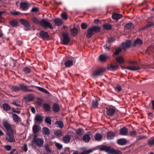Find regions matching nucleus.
Wrapping results in <instances>:
<instances>
[{
	"instance_id": "f257e3e1",
	"label": "nucleus",
	"mask_w": 154,
	"mask_h": 154,
	"mask_svg": "<svg viewBox=\"0 0 154 154\" xmlns=\"http://www.w3.org/2000/svg\"><path fill=\"white\" fill-rule=\"evenodd\" d=\"M100 28L98 26H94L89 28L87 31L86 36L87 38H91L94 33H97L100 30Z\"/></svg>"
},
{
	"instance_id": "f03ea898",
	"label": "nucleus",
	"mask_w": 154,
	"mask_h": 154,
	"mask_svg": "<svg viewBox=\"0 0 154 154\" xmlns=\"http://www.w3.org/2000/svg\"><path fill=\"white\" fill-rule=\"evenodd\" d=\"M106 69L104 67H100L95 70L92 73V75L94 77H97L103 75Z\"/></svg>"
},
{
	"instance_id": "7ed1b4c3",
	"label": "nucleus",
	"mask_w": 154,
	"mask_h": 154,
	"mask_svg": "<svg viewBox=\"0 0 154 154\" xmlns=\"http://www.w3.org/2000/svg\"><path fill=\"white\" fill-rule=\"evenodd\" d=\"M33 142L39 147H41L43 146L44 141L42 138H38L37 135H35L33 138Z\"/></svg>"
},
{
	"instance_id": "20e7f679",
	"label": "nucleus",
	"mask_w": 154,
	"mask_h": 154,
	"mask_svg": "<svg viewBox=\"0 0 154 154\" xmlns=\"http://www.w3.org/2000/svg\"><path fill=\"white\" fill-rule=\"evenodd\" d=\"M40 25L45 28H48L51 29H53L51 23L45 20H42L40 21Z\"/></svg>"
},
{
	"instance_id": "39448f33",
	"label": "nucleus",
	"mask_w": 154,
	"mask_h": 154,
	"mask_svg": "<svg viewBox=\"0 0 154 154\" xmlns=\"http://www.w3.org/2000/svg\"><path fill=\"white\" fill-rule=\"evenodd\" d=\"M63 38L62 40V43L64 45H66L70 41V39L69 35L67 32H63L62 34Z\"/></svg>"
},
{
	"instance_id": "423d86ee",
	"label": "nucleus",
	"mask_w": 154,
	"mask_h": 154,
	"mask_svg": "<svg viewBox=\"0 0 154 154\" xmlns=\"http://www.w3.org/2000/svg\"><path fill=\"white\" fill-rule=\"evenodd\" d=\"M5 137L6 140L10 142H13L15 141L13 134L8 132L5 134Z\"/></svg>"
},
{
	"instance_id": "0eeeda50",
	"label": "nucleus",
	"mask_w": 154,
	"mask_h": 154,
	"mask_svg": "<svg viewBox=\"0 0 154 154\" xmlns=\"http://www.w3.org/2000/svg\"><path fill=\"white\" fill-rule=\"evenodd\" d=\"M110 146H108L106 145H104L101 146L99 148V149L100 151H104L106 152H109L111 154V151L112 149Z\"/></svg>"
},
{
	"instance_id": "6e6552de",
	"label": "nucleus",
	"mask_w": 154,
	"mask_h": 154,
	"mask_svg": "<svg viewBox=\"0 0 154 154\" xmlns=\"http://www.w3.org/2000/svg\"><path fill=\"white\" fill-rule=\"evenodd\" d=\"M110 146H108L106 145H104L101 146L99 148V149L100 151H104L106 152H109L111 154V151L112 149Z\"/></svg>"
},
{
	"instance_id": "1a4fd4ad",
	"label": "nucleus",
	"mask_w": 154,
	"mask_h": 154,
	"mask_svg": "<svg viewBox=\"0 0 154 154\" xmlns=\"http://www.w3.org/2000/svg\"><path fill=\"white\" fill-rule=\"evenodd\" d=\"M128 129L126 127H124L121 128L120 130L119 134L122 135H127Z\"/></svg>"
},
{
	"instance_id": "9d476101",
	"label": "nucleus",
	"mask_w": 154,
	"mask_h": 154,
	"mask_svg": "<svg viewBox=\"0 0 154 154\" xmlns=\"http://www.w3.org/2000/svg\"><path fill=\"white\" fill-rule=\"evenodd\" d=\"M131 45V41L127 40L125 42H123L122 43L123 48L125 49L128 48L130 47Z\"/></svg>"
},
{
	"instance_id": "9b49d317",
	"label": "nucleus",
	"mask_w": 154,
	"mask_h": 154,
	"mask_svg": "<svg viewBox=\"0 0 154 154\" xmlns=\"http://www.w3.org/2000/svg\"><path fill=\"white\" fill-rule=\"evenodd\" d=\"M106 113L109 116H112L115 112V110L113 108H106Z\"/></svg>"
},
{
	"instance_id": "f8f14e48",
	"label": "nucleus",
	"mask_w": 154,
	"mask_h": 154,
	"mask_svg": "<svg viewBox=\"0 0 154 154\" xmlns=\"http://www.w3.org/2000/svg\"><path fill=\"white\" fill-rule=\"evenodd\" d=\"M116 134L114 132L112 131L108 132L107 133V138L108 140H111L115 136Z\"/></svg>"
},
{
	"instance_id": "ddd939ff",
	"label": "nucleus",
	"mask_w": 154,
	"mask_h": 154,
	"mask_svg": "<svg viewBox=\"0 0 154 154\" xmlns=\"http://www.w3.org/2000/svg\"><path fill=\"white\" fill-rule=\"evenodd\" d=\"M41 129V128L36 124H34L32 128L33 132L35 134L38 132Z\"/></svg>"
},
{
	"instance_id": "4468645a",
	"label": "nucleus",
	"mask_w": 154,
	"mask_h": 154,
	"mask_svg": "<svg viewBox=\"0 0 154 154\" xmlns=\"http://www.w3.org/2000/svg\"><path fill=\"white\" fill-rule=\"evenodd\" d=\"M71 137L69 135H66L63 137L62 140L63 142L65 143H67L70 142Z\"/></svg>"
},
{
	"instance_id": "2eb2a0df",
	"label": "nucleus",
	"mask_w": 154,
	"mask_h": 154,
	"mask_svg": "<svg viewBox=\"0 0 154 154\" xmlns=\"http://www.w3.org/2000/svg\"><path fill=\"white\" fill-rule=\"evenodd\" d=\"M20 21L21 24L25 27H29L30 26L29 23L27 20L24 19H21L20 20Z\"/></svg>"
},
{
	"instance_id": "dca6fc26",
	"label": "nucleus",
	"mask_w": 154,
	"mask_h": 154,
	"mask_svg": "<svg viewBox=\"0 0 154 154\" xmlns=\"http://www.w3.org/2000/svg\"><path fill=\"white\" fill-rule=\"evenodd\" d=\"M35 122H38L39 123H41L43 120V116L39 115L37 114L35 116Z\"/></svg>"
},
{
	"instance_id": "f3484780",
	"label": "nucleus",
	"mask_w": 154,
	"mask_h": 154,
	"mask_svg": "<svg viewBox=\"0 0 154 154\" xmlns=\"http://www.w3.org/2000/svg\"><path fill=\"white\" fill-rule=\"evenodd\" d=\"M20 7L23 10L26 11L28 9V3L25 2H22L20 3Z\"/></svg>"
},
{
	"instance_id": "a211bd4d",
	"label": "nucleus",
	"mask_w": 154,
	"mask_h": 154,
	"mask_svg": "<svg viewBox=\"0 0 154 154\" xmlns=\"http://www.w3.org/2000/svg\"><path fill=\"white\" fill-rule=\"evenodd\" d=\"M117 143L119 145H123L126 144L127 141L125 138H121L118 140Z\"/></svg>"
},
{
	"instance_id": "6ab92c4d",
	"label": "nucleus",
	"mask_w": 154,
	"mask_h": 154,
	"mask_svg": "<svg viewBox=\"0 0 154 154\" xmlns=\"http://www.w3.org/2000/svg\"><path fill=\"white\" fill-rule=\"evenodd\" d=\"M122 14L119 13H114L112 15L113 19L117 20L121 19L122 17Z\"/></svg>"
},
{
	"instance_id": "aec40b11",
	"label": "nucleus",
	"mask_w": 154,
	"mask_h": 154,
	"mask_svg": "<svg viewBox=\"0 0 154 154\" xmlns=\"http://www.w3.org/2000/svg\"><path fill=\"white\" fill-rule=\"evenodd\" d=\"M54 21L55 25L57 26H60L63 23V21L59 18L54 19Z\"/></svg>"
},
{
	"instance_id": "412c9836",
	"label": "nucleus",
	"mask_w": 154,
	"mask_h": 154,
	"mask_svg": "<svg viewBox=\"0 0 154 154\" xmlns=\"http://www.w3.org/2000/svg\"><path fill=\"white\" fill-rule=\"evenodd\" d=\"M108 58V56L105 54H102L100 56L99 59L101 62L105 61Z\"/></svg>"
},
{
	"instance_id": "4be33fe9",
	"label": "nucleus",
	"mask_w": 154,
	"mask_h": 154,
	"mask_svg": "<svg viewBox=\"0 0 154 154\" xmlns=\"http://www.w3.org/2000/svg\"><path fill=\"white\" fill-rule=\"evenodd\" d=\"M125 68L128 70L132 71H136L140 69V67L134 66H129L125 67Z\"/></svg>"
},
{
	"instance_id": "5701e85b",
	"label": "nucleus",
	"mask_w": 154,
	"mask_h": 154,
	"mask_svg": "<svg viewBox=\"0 0 154 154\" xmlns=\"http://www.w3.org/2000/svg\"><path fill=\"white\" fill-rule=\"evenodd\" d=\"M119 66V65L116 64L115 65H110L107 66L108 69L109 70H115Z\"/></svg>"
},
{
	"instance_id": "b1692460",
	"label": "nucleus",
	"mask_w": 154,
	"mask_h": 154,
	"mask_svg": "<svg viewBox=\"0 0 154 154\" xmlns=\"http://www.w3.org/2000/svg\"><path fill=\"white\" fill-rule=\"evenodd\" d=\"M41 37L43 38H47L49 37V35L47 32L44 31H42L40 33Z\"/></svg>"
},
{
	"instance_id": "393cba45",
	"label": "nucleus",
	"mask_w": 154,
	"mask_h": 154,
	"mask_svg": "<svg viewBox=\"0 0 154 154\" xmlns=\"http://www.w3.org/2000/svg\"><path fill=\"white\" fill-rule=\"evenodd\" d=\"M42 131L43 134L45 135H49L50 134V131L48 128L44 127L42 128Z\"/></svg>"
},
{
	"instance_id": "a878e982",
	"label": "nucleus",
	"mask_w": 154,
	"mask_h": 154,
	"mask_svg": "<svg viewBox=\"0 0 154 154\" xmlns=\"http://www.w3.org/2000/svg\"><path fill=\"white\" fill-rule=\"evenodd\" d=\"M102 136L101 134L96 133L95 134L94 139L96 141H100L102 140Z\"/></svg>"
},
{
	"instance_id": "bb28decb",
	"label": "nucleus",
	"mask_w": 154,
	"mask_h": 154,
	"mask_svg": "<svg viewBox=\"0 0 154 154\" xmlns=\"http://www.w3.org/2000/svg\"><path fill=\"white\" fill-rule=\"evenodd\" d=\"M78 30L75 28H73L71 30L70 32L71 35L73 36H75L78 33Z\"/></svg>"
},
{
	"instance_id": "cd10ccee",
	"label": "nucleus",
	"mask_w": 154,
	"mask_h": 154,
	"mask_svg": "<svg viewBox=\"0 0 154 154\" xmlns=\"http://www.w3.org/2000/svg\"><path fill=\"white\" fill-rule=\"evenodd\" d=\"M134 25L133 23H129L125 25V28L126 29H130L134 28Z\"/></svg>"
},
{
	"instance_id": "c85d7f7f",
	"label": "nucleus",
	"mask_w": 154,
	"mask_h": 154,
	"mask_svg": "<svg viewBox=\"0 0 154 154\" xmlns=\"http://www.w3.org/2000/svg\"><path fill=\"white\" fill-rule=\"evenodd\" d=\"M55 124L56 125L57 127H58L62 128L63 127V122L61 121H56L55 123Z\"/></svg>"
},
{
	"instance_id": "c756f323",
	"label": "nucleus",
	"mask_w": 154,
	"mask_h": 154,
	"mask_svg": "<svg viewBox=\"0 0 154 154\" xmlns=\"http://www.w3.org/2000/svg\"><path fill=\"white\" fill-rule=\"evenodd\" d=\"M53 111L55 112H57L60 110V107L59 105L56 103L53 105Z\"/></svg>"
},
{
	"instance_id": "7c9ffc66",
	"label": "nucleus",
	"mask_w": 154,
	"mask_h": 154,
	"mask_svg": "<svg viewBox=\"0 0 154 154\" xmlns=\"http://www.w3.org/2000/svg\"><path fill=\"white\" fill-rule=\"evenodd\" d=\"M12 116L14 121L17 122L20 121V119L16 114H13L12 115Z\"/></svg>"
},
{
	"instance_id": "2f4dec72",
	"label": "nucleus",
	"mask_w": 154,
	"mask_h": 154,
	"mask_svg": "<svg viewBox=\"0 0 154 154\" xmlns=\"http://www.w3.org/2000/svg\"><path fill=\"white\" fill-rule=\"evenodd\" d=\"M89 135L88 134H85L83 137V140L86 143L88 142L90 140Z\"/></svg>"
},
{
	"instance_id": "473e14b6",
	"label": "nucleus",
	"mask_w": 154,
	"mask_h": 154,
	"mask_svg": "<svg viewBox=\"0 0 154 154\" xmlns=\"http://www.w3.org/2000/svg\"><path fill=\"white\" fill-rule=\"evenodd\" d=\"M98 103V101L97 99H96L93 100L92 103V106L94 108L97 107Z\"/></svg>"
},
{
	"instance_id": "72a5a7b5",
	"label": "nucleus",
	"mask_w": 154,
	"mask_h": 154,
	"mask_svg": "<svg viewBox=\"0 0 154 154\" xmlns=\"http://www.w3.org/2000/svg\"><path fill=\"white\" fill-rule=\"evenodd\" d=\"M143 43V41L139 38H137L136 40L133 44V45L135 46L136 45H141Z\"/></svg>"
},
{
	"instance_id": "f704fd0d",
	"label": "nucleus",
	"mask_w": 154,
	"mask_h": 154,
	"mask_svg": "<svg viewBox=\"0 0 154 154\" xmlns=\"http://www.w3.org/2000/svg\"><path fill=\"white\" fill-rule=\"evenodd\" d=\"M116 61L117 62L119 63H123L124 62L123 58L121 56H120L116 58Z\"/></svg>"
},
{
	"instance_id": "c9c22d12",
	"label": "nucleus",
	"mask_w": 154,
	"mask_h": 154,
	"mask_svg": "<svg viewBox=\"0 0 154 154\" xmlns=\"http://www.w3.org/2000/svg\"><path fill=\"white\" fill-rule=\"evenodd\" d=\"M20 88V91L22 90L26 92L27 87L24 84H20L19 85Z\"/></svg>"
},
{
	"instance_id": "e433bc0d",
	"label": "nucleus",
	"mask_w": 154,
	"mask_h": 154,
	"mask_svg": "<svg viewBox=\"0 0 154 154\" xmlns=\"http://www.w3.org/2000/svg\"><path fill=\"white\" fill-rule=\"evenodd\" d=\"M4 125L5 128L8 130H9L11 128V126L9 124L7 121H5L3 123Z\"/></svg>"
},
{
	"instance_id": "4c0bfd02",
	"label": "nucleus",
	"mask_w": 154,
	"mask_h": 154,
	"mask_svg": "<svg viewBox=\"0 0 154 154\" xmlns=\"http://www.w3.org/2000/svg\"><path fill=\"white\" fill-rule=\"evenodd\" d=\"M64 64L66 67H69L72 65L73 62L71 60H68L66 61Z\"/></svg>"
},
{
	"instance_id": "58836bf2",
	"label": "nucleus",
	"mask_w": 154,
	"mask_h": 154,
	"mask_svg": "<svg viewBox=\"0 0 154 154\" xmlns=\"http://www.w3.org/2000/svg\"><path fill=\"white\" fill-rule=\"evenodd\" d=\"M36 87L40 91L45 93L46 94H49L50 93L46 89L37 86Z\"/></svg>"
},
{
	"instance_id": "ea45409f",
	"label": "nucleus",
	"mask_w": 154,
	"mask_h": 154,
	"mask_svg": "<svg viewBox=\"0 0 154 154\" xmlns=\"http://www.w3.org/2000/svg\"><path fill=\"white\" fill-rule=\"evenodd\" d=\"M10 24L12 26L15 27L17 26V22L16 20H13L10 22Z\"/></svg>"
},
{
	"instance_id": "a19ab883",
	"label": "nucleus",
	"mask_w": 154,
	"mask_h": 154,
	"mask_svg": "<svg viewBox=\"0 0 154 154\" xmlns=\"http://www.w3.org/2000/svg\"><path fill=\"white\" fill-rule=\"evenodd\" d=\"M2 107L4 110L5 111H8L10 110V107L7 104H4L2 105Z\"/></svg>"
},
{
	"instance_id": "79ce46f5",
	"label": "nucleus",
	"mask_w": 154,
	"mask_h": 154,
	"mask_svg": "<svg viewBox=\"0 0 154 154\" xmlns=\"http://www.w3.org/2000/svg\"><path fill=\"white\" fill-rule=\"evenodd\" d=\"M148 144L150 146H152L154 144V137H152L150 138L148 142Z\"/></svg>"
},
{
	"instance_id": "37998d69",
	"label": "nucleus",
	"mask_w": 154,
	"mask_h": 154,
	"mask_svg": "<svg viewBox=\"0 0 154 154\" xmlns=\"http://www.w3.org/2000/svg\"><path fill=\"white\" fill-rule=\"evenodd\" d=\"M103 27L106 29L110 30L112 28L111 25L109 23H105L103 25Z\"/></svg>"
},
{
	"instance_id": "c03bdc74",
	"label": "nucleus",
	"mask_w": 154,
	"mask_h": 154,
	"mask_svg": "<svg viewBox=\"0 0 154 154\" xmlns=\"http://www.w3.org/2000/svg\"><path fill=\"white\" fill-rule=\"evenodd\" d=\"M11 89L14 92H17L20 91V86L18 87L16 86H12L11 88Z\"/></svg>"
},
{
	"instance_id": "a18cd8bd",
	"label": "nucleus",
	"mask_w": 154,
	"mask_h": 154,
	"mask_svg": "<svg viewBox=\"0 0 154 154\" xmlns=\"http://www.w3.org/2000/svg\"><path fill=\"white\" fill-rule=\"evenodd\" d=\"M111 153H113L114 154H121L122 153L119 150L115 149L112 148Z\"/></svg>"
},
{
	"instance_id": "49530a36",
	"label": "nucleus",
	"mask_w": 154,
	"mask_h": 154,
	"mask_svg": "<svg viewBox=\"0 0 154 154\" xmlns=\"http://www.w3.org/2000/svg\"><path fill=\"white\" fill-rule=\"evenodd\" d=\"M45 122L50 124L51 125V120L49 117H47L46 118L45 120Z\"/></svg>"
},
{
	"instance_id": "de8ad7c7",
	"label": "nucleus",
	"mask_w": 154,
	"mask_h": 154,
	"mask_svg": "<svg viewBox=\"0 0 154 154\" xmlns=\"http://www.w3.org/2000/svg\"><path fill=\"white\" fill-rule=\"evenodd\" d=\"M54 134L55 136L60 137L62 136V132L60 130H57L55 132Z\"/></svg>"
},
{
	"instance_id": "09e8293b",
	"label": "nucleus",
	"mask_w": 154,
	"mask_h": 154,
	"mask_svg": "<svg viewBox=\"0 0 154 154\" xmlns=\"http://www.w3.org/2000/svg\"><path fill=\"white\" fill-rule=\"evenodd\" d=\"M83 131V130L82 129L79 128L76 131V134L79 135H81L82 134Z\"/></svg>"
},
{
	"instance_id": "8fccbe9b",
	"label": "nucleus",
	"mask_w": 154,
	"mask_h": 154,
	"mask_svg": "<svg viewBox=\"0 0 154 154\" xmlns=\"http://www.w3.org/2000/svg\"><path fill=\"white\" fill-rule=\"evenodd\" d=\"M43 107L45 110L48 111L50 108V106L49 104L47 103H45L43 105Z\"/></svg>"
},
{
	"instance_id": "3c124183",
	"label": "nucleus",
	"mask_w": 154,
	"mask_h": 154,
	"mask_svg": "<svg viewBox=\"0 0 154 154\" xmlns=\"http://www.w3.org/2000/svg\"><path fill=\"white\" fill-rule=\"evenodd\" d=\"M32 21L35 23L40 24V21H39L38 20L36 17H33Z\"/></svg>"
},
{
	"instance_id": "603ef678",
	"label": "nucleus",
	"mask_w": 154,
	"mask_h": 154,
	"mask_svg": "<svg viewBox=\"0 0 154 154\" xmlns=\"http://www.w3.org/2000/svg\"><path fill=\"white\" fill-rule=\"evenodd\" d=\"M23 71L25 73L28 74L30 72V69L29 67H26L24 68Z\"/></svg>"
},
{
	"instance_id": "864d4df0",
	"label": "nucleus",
	"mask_w": 154,
	"mask_h": 154,
	"mask_svg": "<svg viewBox=\"0 0 154 154\" xmlns=\"http://www.w3.org/2000/svg\"><path fill=\"white\" fill-rule=\"evenodd\" d=\"M115 41V39L112 37H110L108 38L107 40V42L108 43H112L114 42Z\"/></svg>"
},
{
	"instance_id": "5fc2aeb1",
	"label": "nucleus",
	"mask_w": 154,
	"mask_h": 154,
	"mask_svg": "<svg viewBox=\"0 0 154 154\" xmlns=\"http://www.w3.org/2000/svg\"><path fill=\"white\" fill-rule=\"evenodd\" d=\"M55 145L58 149H61L63 147V146L62 145L58 143H55Z\"/></svg>"
},
{
	"instance_id": "6e6d98bb",
	"label": "nucleus",
	"mask_w": 154,
	"mask_h": 154,
	"mask_svg": "<svg viewBox=\"0 0 154 154\" xmlns=\"http://www.w3.org/2000/svg\"><path fill=\"white\" fill-rule=\"evenodd\" d=\"M122 50L121 48H119L118 49H117L116 50V51L114 53V54L116 55H117Z\"/></svg>"
},
{
	"instance_id": "4d7b16f0",
	"label": "nucleus",
	"mask_w": 154,
	"mask_h": 154,
	"mask_svg": "<svg viewBox=\"0 0 154 154\" xmlns=\"http://www.w3.org/2000/svg\"><path fill=\"white\" fill-rule=\"evenodd\" d=\"M87 24L86 23H82L81 25V27L82 29H85L87 27Z\"/></svg>"
},
{
	"instance_id": "13d9d810",
	"label": "nucleus",
	"mask_w": 154,
	"mask_h": 154,
	"mask_svg": "<svg viewBox=\"0 0 154 154\" xmlns=\"http://www.w3.org/2000/svg\"><path fill=\"white\" fill-rule=\"evenodd\" d=\"M61 17L65 20L67 19L68 17L67 15L65 13H63L61 15Z\"/></svg>"
},
{
	"instance_id": "bf43d9fd",
	"label": "nucleus",
	"mask_w": 154,
	"mask_h": 154,
	"mask_svg": "<svg viewBox=\"0 0 154 154\" xmlns=\"http://www.w3.org/2000/svg\"><path fill=\"white\" fill-rule=\"evenodd\" d=\"M27 98L29 100H31L34 99V97L33 96H31L30 95H27Z\"/></svg>"
},
{
	"instance_id": "052dcab7",
	"label": "nucleus",
	"mask_w": 154,
	"mask_h": 154,
	"mask_svg": "<svg viewBox=\"0 0 154 154\" xmlns=\"http://www.w3.org/2000/svg\"><path fill=\"white\" fill-rule=\"evenodd\" d=\"M42 99L40 98H38L37 99V103L39 104V105H41L42 103Z\"/></svg>"
},
{
	"instance_id": "680f3d73",
	"label": "nucleus",
	"mask_w": 154,
	"mask_h": 154,
	"mask_svg": "<svg viewBox=\"0 0 154 154\" xmlns=\"http://www.w3.org/2000/svg\"><path fill=\"white\" fill-rule=\"evenodd\" d=\"M38 11V8L34 7L32 8L31 11L36 12Z\"/></svg>"
},
{
	"instance_id": "e2e57ef3",
	"label": "nucleus",
	"mask_w": 154,
	"mask_h": 154,
	"mask_svg": "<svg viewBox=\"0 0 154 154\" xmlns=\"http://www.w3.org/2000/svg\"><path fill=\"white\" fill-rule=\"evenodd\" d=\"M5 148L8 151L10 150L11 149V146L9 145H6L5 146Z\"/></svg>"
},
{
	"instance_id": "0e129e2a",
	"label": "nucleus",
	"mask_w": 154,
	"mask_h": 154,
	"mask_svg": "<svg viewBox=\"0 0 154 154\" xmlns=\"http://www.w3.org/2000/svg\"><path fill=\"white\" fill-rule=\"evenodd\" d=\"M130 133L131 136L133 137L135 136L137 134V132L136 131L130 132Z\"/></svg>"
},
{
	"instance_id": "69168bd1",
	"label": "nucleus",
	"mask_w": 154,
	"mask_h": 154,
	"mask_svg": "<svg viewBox=\"0 0 154 154\" xmlns=\"http://www.w3.org/2000/svg\"><path fill=\"white\" fill-rule=\"evenodd\" d=\"M46 150L49 152H51V150L50 149L48 145H47L45 146Z\"/></svg>"
},
{
	"instance_id": "338daca9",
	"label": "nucleus",
	"mask_w": 154,
	"mask_h": 154,
	"mask_svg": "<svg viewBox=\"0 0 154 154\" xmlns=\"http://www.w3.org/2000/svg\"><path fill=\"white\" fill-rule=\"evenodd\" d=\"M116 89L118 91H120L121 90V87L119 85L116 86Z\"/></svg>"
},
{
	"instance_id": "774afa93",
	"label": "nucleus",
	"mask_w": 154,
	"mask_h": 154,
	"mask_svg": "<svg viewBox=\"0 0 154 154\" xmlns=\"http://www.w3.org/2000/svg\"><path fill=\"white\" fill-rule=\"evenodd\" d=\"M11 14L14 15H17L19 14V12L17 11H13L11 12Z\"/></svg>"
}]
</instances>
